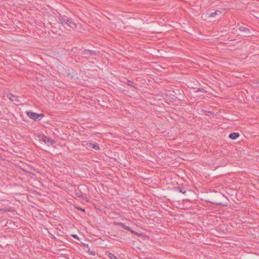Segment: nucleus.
<instances>
[{
    "instance_id": "10",
    "label": "nucleus",
    "mask_w": 259,
    "mask_h": 259,
    "mask_svg": "<svg viewBox=\"0 0 259 259\" xmlns=\"http://www.w3.org/2000/svg\"><path fill=\"white\" fill-rule=\"evenodd\" d=\"M126 84L131 87H132L135 89H137L138 87L133 81L128 80L126 82Z\"/></svg>"
},
{
    "instance_id": "6",
    "label": "nucleus",
    "mask_w": 259,
    "mask_h": 259,
    "mask_svg": "<svg viewBox=\"0 0 259 259\" xmlns=\"http://www.w3.org/2000/svg\"><path fill=\"white\" fill-rule=\"evenodd\" d=\"M222 13V11L217 10L213 12H207L205 15L208 17H214L217 15H220Z\"/></svg>"
},
{
    "instance_id": "13",
    "label": "nucleus",
    "mask_w": 259,
    "mask_h": 259,
    "mask_svg": "<svg viewBox=\"0 0 259 259\" xmlns=\"http://www.w3.org/2000/svg\"><path fill=\"white\" fill-rule=\"evenodd\" d=\"M108 256L110 259H119L116 256H115L113 253H109Z\"/></svg>"
},
{
    "instance_id": "7",
    "label": "nucleus",
    "mask_w": 259,
    "mask_h": 259,
    "mask_svg": "<svg viewBox=\"0 0 259 259\" xmlns=\"http://www.w3.org/2000/svg\"><path fill=\"white\" fill-rule=\"evenodd\" d=\"M97 54V52L90 50H84L82 52L83 55L88 56L96 55Z\"/></svg>"
},
{
    "instance_id": "19",
    "label": "nucleus",
    "mask_w": 259,
    "mask_h": 259,
    "mask_svg": "<svg viewBox=\"0 0 259 259\" xmlns=\"http://www.w3.org/2000/svg\"><path fill=\"white\" fill-rule=\"evenodd\" d=\"M83 245L85 246H87V247H89V245L88 244H83Z\"/></svg>"
},
{
    "instance_id": "15",
    "label": "nucleus",
    "mask_w": 259,
    "mask_h": 259,
    "mask_svg": "<svg viewBox=\"0 0 259 259\" xmlns=\"http://www.w3.org/2000/svg\"><path fill=\"white\" fill-rule=\"evenodd\" d=\"M124 223H115V225L116 226H120L121 227H123V226L124 225Z\"/></svg>"
},
{
    "instance_id": "5",
    "label": "nucleus",
    "mask_w": 259,
    "mask_h": 259,
    "mask_svg": "<svg viewBox=\"0 0 259 259\" xmlns=\"http://www.w3.org/2000/svg\"><path fill=\"white\" fill-rule=\"evenodd\" d=\"M67 26L73 29L75 28L76 24L72 19H68L66 20V29L70 30V29L68 28Z\"/></svg>"
},
{
    "instance_id": "12",
    "label": "nucleus",
    "mask_w": 259,
    "mask_h": 259,
    "mask_svg": "<svg viewBox=\"0 0 259 259\" xmlns=\"http://www.w3.org/2000/svg\"><path fill=\"white\" fill-rule=\"evenodd\" d=\"M176 190L183 194H185L186 193V191L184 189V188H181L180 187H176Z\"/></svg>"
},
{
    "instance_id": "21",
    "label": "nucleus",
    "mask_w": 259,
    "mask_h": 259,
    "mask_svg": "<svg viewBox=\"0 0 259 259\" xmlns=\"http://www.w3.org/2000/svg\"><path fill=\"white\" fill-rule=\"evenodd\" d=\"M199 91H200V89H198V90L196 91V92H199Z\"/></svg>"
},
{
    "instance_id": "17",
    "label": "nucleus",
    "mask_w": 259,
    "mask_h": 259,
    "mask_svg": "<svg viewBox=\"0 0 259 259\" xmlns=\"http://www.w3.org/2000/svg\"><path fill=\"white\" fill-rule=\"evenodd\" d=\"M128 231L131 232L132 233H133L134 234H137L136 231H134L131 228V230H128Z\"/></svg>"
},
{
    "instance_id": "8",
    "label": "nucleus",
    "mask_w": 259,
    "mask_h": 259,
    "mask_svg": "<svg viewBox=\"0 0 259 259\" xmlns=\"http://www.w3.org/2000/svg\"><path fill=\"white\" fill-rule=\"evenodd\" d=\"M7 96L12 102H18L19 101L18 98L16 96L11 94H8Z\"/></svg>"
},
{
    "instance_id": "4",
    "label": "nucleus",
    "mask_w": 259,
    "mask_h": 259,
    "mask_svg": "<svg viewBox=\"0 0 259 259\" xmlns=\"http://www.w3.org/2000/svg\"><path fill=\"white\" fill-rule=\"evenodd\" d=\"M85 147L88 149H94L96 150H99L100 149V147L98 144L95 143H87L85 144Z\"/></svg>"
},
{
    "instance_id": "1",
    "label": "nucleus",
    "mask_w": 259,
    "mask_h": 259,
    "mask_svg": "<svg viewBox=\"0 0 259 259\" xmlns=\"http://www.w3.org/2000/svg\"><path fill=\"white\" fill-rule=\"evenodd\" d=\"M37 137L40 141L44 142L48 146L52 145L55 143L54 140L44 135H38Z\"/></svg>"
},
{
    "instance_id": "14",
    "label": "nucleus",
    "mask_w": 259,
    "mask_h": 259,
    "mask_svg": "<svg viewBox=\"0 0 259 259\" xmlns=\"http://www.w3.org/2000/svg\"><path fill=\"white\" fill-rule=\"evenodd\" d=\"M122 228L127 231L131 230V228L128 227L127 226L125 225V224H124V225L123 226V227Z\"/></svg>"
},
{
    "instance_id": "22",
    "label": "nucleus",
    "mask_w": 259,
    "mask_h": 259,
    "mask_svg": "<svg viewBox=\"0 0 259 259\" xmlns=\"http://www.w3.org/2000/svg\"><path fill=\"white\" fill-rule=\"evenodd\" d=\"M199 91H200V89H198V90L196 91V92H199Z\"/></svg>"
},
{
    "instance_id": "2",
    "label": "nucleus",
    "mask_w": 259,
    "mask_h": 259,
    "mask_svg": "<svg viewBox=\"0 0 259 259\" xmlns=\"http://www.w3.org/2000/svg\"><path fill=\"white\" fill-rule=\"evenodd\" d=\"M70 187H71V189L70 190H69V189L67 190V191L68 192V193L69 192H71V191L74 190L75 192V195H76V196H77L78 197H80V198H81L82 199V200H85L87 201H89L87 199V198L84 196V194L83 193H82L81 192H80L79 191H78L77 192H76V186L73 185V186H71Z\"/></svg>"
},
{
    "instance_id": "20",
    "label": "nucleus",
    "mask_w": 259,
    "mask_h": 259,
    "mask_svg": "<svg viewBox=\"0 0 259 259\" xmlns=\"http://www.w3.org/2000/svg\"><path fill=\"white\" fill-rule=\"evenodd\" d=\"M68 75V77H71V74H70V73H68V75Z\"/></svg>"
},
{
    "instance_id": "16",
    "label": "nucleus",
    "mask_w": 259,
    "mask_h": 259,
    "mask_svg": "<svg viewBox=\"0 0 259 259\" xmlns=\"http://www.w3.org/2000/svg\"><path fill=\"white\" fill-rule=\"evenodd\" d=\"M71 236L75 239H79V237L77 235L72 234L71 235Z\"/></svg>"
},
{
    "instance_id": "9",
    "label": "nucleus",
    "mask_w": 259,
    "mask_h": 259,
    "mask_svg": "<svg viewBox=\"0 0 259 259\" xmlns=\"http://www.w3.org/2000/svg\"><path fill=\"white\" fill-rule=\"evenodd\" d=\"M239 137V134L237 132L231 133L229 135V137L232 140H235V139H237Z\"/></svg>"
},
{
    "instance_id": "18",
    "label": "nucleus",
    "mask_w": 259,
    "mask_h": 259,
    "mask_svg": "<svg viewBox=\"0 0 259 259\" xmlns=\"http://www.w3.org/2000/svg\"><path fill=\"white\" fill-rule=\"evenodd\" d=\"M89 251L90 252V253L93 255H95L96 254V253L94 251Z\"/></svg>"
},
{
    "instance_id": "11",
    "label": "nucleus",
    "mask_w": 259,
    "mask_h": 259,
    "mask_svg": "<svg viewBox=\"0 0 259 259\" xmlns=\"http://www.w3.org/2000/svg\"><path fill=\"white\" fill-rule=\"evenodd\" d=\"M239 29L240 31L244 32L246 33V34H248L250 32L249 29H248L247 28H246V27H242V26L240 27Z\"/></svg>"
},
{
    "instance_id": "23",
    "label": "nucleus",
    "mask_w": 259,
    "mask_h": 259,
    "mask_svg": "<svg viewBox=\"0 0 259 259\" xmlns=\"http://www.w3.org/2000/svg\"><path fill=\"white\" fill-rule=\"evenodd\" d=\"M199 91H200V89H198V90L196 91V92H199Z\"/></svg>"
},
{
    "instance_id": "3",
    "label": "nucleus",
    "mask_w": 259,
    "mask_h": 259,
    "mask_svg": "<svg viewBox=\"0 0 259 259\" xmlns=\"http://www.w3.org/2000/svg\"><path fill=\"white\" fill-rule=\"evenodd\" d=\"M27 114L29 117L34 120H39L44 117L42 114H37L32 112H27Z\"/></svg>"
}]
</instances>
